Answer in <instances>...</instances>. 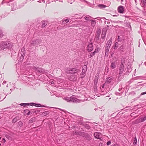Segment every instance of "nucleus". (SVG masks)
<instances>
[{"label": "nucleus", "mask_w": 146, "mask_h": 146, "mask_svg": "<svg viewBox=\"0 0 146 146\" xmlns=\"http://www.w3.org/2000/svg\"><path fill=\"white\" fill-rule=\"evenodd\" d=\"M62 98L64 100L67 101L68 102H74V103H80L84 101V100H79L75 98L74 95L72 96L71 97H67L64 96L62 97Z\"/></svg>", "instance_id": "nucleus-1"}, {"label": "nucleus", "mask_w": 146, "mask_h": 146, "mask_svg": "<svg viewBox=\"0 0 146 146\" xmlns=\"http://www.w3.org/2000/svg\"><path fill=\"white\" fill-rule=\"evenodd\" d=\"M13 46V44L12 43L8 41H1L0 42V51L9 48Z\"/></svg>", "instance_id": "nucleus-2"}, {"label": "nucleus", "mask_w": 146, "mask_h": 146, "mask_svg": "<svg viewBox=\"0 0 146 146\" xmlns=\"http://www.w3.org/2000/svg\"><path fill=\"white\" fill-rule=\"evenodd\" d=\"M110 90L109 87L107 85L104 86V84L101 86L99 89V91L101 95H104L108 92Z\"/></svg>", "instance_id": "nucleus-3"}, {"label": "nucleus", "mask_w": 146, "mask_h": 146, "mask_svg": "<svg viewBox=\"0 0 146 146\" xmlns=\"http://www.w3.org/2000/svg\"><path fill=\"white\" fill-rule=\"evenodd\" d=\"M41 40L40 39L33 40L31 41L29 46L30 47H32L33 46H37L41 44Z\"/></svg>", "instance_id": "nucleus-4"}, {"label": "nucleus", "mask_w": 146, "mask_h": 146, "mask_svg": "<svg viewBox=\"0 0 146 146\" xmlns=\"http://www.w3.org/2000/svg\"><path fill=\"white\" fill-rule=\"evenodd\" d=\"M115 80V78L113 76H110L108 77L106 79V81L104 84V86L107 85L108 84L110 83Z\"/></svg>", "instance_id": "nucleus-5"}, {"label": "nucleus", "mask_w": 146, "mask_h": 146, "mask_svg": "<svg viewBox=\"0 0 146 146\" xmlns=\"http://www.w3.org/2000/svg\"><path fill=\"white\" fill-rule=\"evenodd\" d=\"M79 71V69L74 68H68L67 72L70 74H74L77 73Z\"/></svg>", "instance_id": "nucleus-6"}, {"label": "nucleus", "mask_w": 146, "mask_h": 146, "mask_svg": "<svg viewBox=\"0 0 146 146\" xmlns=\"http://www.w3.org/2000/svg\"><path fill=\"white\" fill-rule=\"evenodd\" d=\"M71 20L73 21L75 19H81L82 17L80 15L77 14L74 15L73 16L71 17Z\"/></svg>", "instance_id": "nucleus-7"}, {"label": "nucleus", "mask_w": 146, "mask_h": 146, "mask_svg": "<svg viewBox=\"0 0 146 146\" xmlns=\"http://www.w3.org/2000/svg\"><path fill=\"white\" fill-rule=\"evenodd\" d=\"M28 104L29 105H30L32 106H35L37 107H45V106L44 105H41L40 104H36L35 103H28Z\"/></svg>", "instance_id": "nucleus-8"}, {"label": "nucleus", "mask_w": 146, "mask_h": 146, "mask_svg": "<svg viewBox=\"0 0 146 146\" xmlns=\"http://www.w3.org/2000/svg\"><path fill=\"white\" fill-rule=\"evenodd\" d=\"M111 4V2L109 1L107 2V4L106 5L103 4H100L98 5V7L100 9H103L105 8L106 7H109Z\"/></svg>", "instance_id": "nucleus-9"}, {"label": "nucleus", "mask_w": 146, "mask_h": 146, "mask_svg": "<svg viewBox=\"0 0 146 146\" xmlns=\"http://www.w3.org/2000/svg\"><path fill=\"white\" fill-rule=\"evenodd\" d=\"M111 38H110V39L108 41L106 44L105 48H110V46L111 44Z\"/></svg>", "instance_id": "nucleus-10"}, {"label": "nucleus", "mask_w": 146, "mask_h": 146, "mask_svg": "<svg viewBox=\"0 0 146 146\" xmlns=\"http://www.w3.org/2000/svg\"><path fill=\"white\" fill-rule=\"evenodd\" d=\"M119 13H124V8L123 6H119L117 9Z\"/></svg>", "instance_id": "nucleus-11"}, {"label": "nucleus", "mask_w": 146, "mask_h": 146, "mask_svg": "<svg viewBox=\"0 0 146 146\" xmlns=\"http://www.w3.org/2000/svg\"><path fill=\"white\" fill-rule=\"evenodd\" d=\"M124 69V65H121L119 67V75L120 76L121 74L123 72Z\"/></svg>", "instance_id": "nucleus-12"}, {"label": "nucleus", "mask_w": 146, "mask_h": 146, "mask_svg": "<svg viewBox=\"0 0 146 146\" xmlns=\"http://www.w3.org/2000/svg\"><path fill=\"white\" fill-rule=\"evenodd\" d=\"M101 134L99 132H95L94 134V137L98 139H100L101 138Z\"/></svg>", "instance_id": "nucleus-13"}, {"label": "nucleus", "mask_w": 146, "mask_h": 146, "mask_svg": "<svg viewBox=\"0 0 146 146\" xmlns=\"http://www.w3.org/2000/svg\"><path fill=\"white\" fill-rule=\"evenodd\" d=\"M93 49V44L92 43L89 44L88 46V52H91Z\"/></svg>", "instance_id": "nucleus-14"}, {"label": "nucleus", "mask_w": 146, "mask_h": 146, "mask_svg": "<svg viewBox=\"0 0 146 146\" xmlns=\"http://www.w3.org/2000/svg\"><path fill=\"white\" fill-rule=\"evenodd\" d=\"M11 7L13 11L17 9V4L15 2L12 3Z\"/></svg>", "instance_id": "nucleus-15"}, {"label": "nucleus", "mask_w": 146, "mask_h": 146, "mask_svg": "<svg viewBox=\"0 0 146 146\" xmlns=\"http://www.w3.org/2000/svg\"><path fill=\"white\" fill-rule=\"evenodd\" d=\"M69 80L73 81H75L77 80V78L74 75H73L70 76L69 77Z\"/></svg>", "instance_id": "nucleus-16"}, {"label": "nucleus", "mask_w": 146, "mask_h": 146, "mask_svg": "<svg viewBox=\"0 0 146 146\" xmlns=\"http://www.w3.org/2000/svg\"><path fill=\"white\" fill-rule=\"evenodd\" d=\"M33 70L38 71L40 72H43V71H42V70L40 68L34 67L33 68Z\"/></svg>", "instance_id": "nucleus-17"}, {"label": "nucleus", "mask_w": 146, "mask_h": 146, "mask_svg": "<svg viewBox=\"0 0 146 146\" xmlns=\"http://www.w3.org/2000/svg\"><path fill=\"white\" fill-rule=\"evenodd\" d=\"M25 48H22L21 49V54L22 56H24L25 55Z\"/></svg>", "instance_id": "nucleus-18"}, {"label": "nucleus", "mask_w": 146, "mask_h": 146, "mask_svg": "<svg viewBox=\"0 0 146 146\" xmlns=\"http://www.w3.org/2000/svg\"><path fill=\"white\" fill-rule=\"evenodd\" d=\"M87 70V68L86 65H84L82 67V72L83 73H86Z\"/></svg>", "instance_id": "nucleus-19"}, {"label": "nucleus", "mask_w": 146, "mask_h": 146, "mask_svg": "<svg viewBox=\"0 0 146 146\" xmlns=\"http://www.w3.org/2000/svg\"><path fill=\"white\" fill-rule=\"evenodd\" d=\"M110 48H105V56L106 57H107L108 56V54H109V50Z\"/></svg>", "instance_id": "nucleus-20"}, {"label": "nucleus", "mask_w": 146, "mask_h": 146, "mask_svg": "<svg viewBox=\"0 0 146 146\" xmlns=\"http://www.w3.org/2000/svg\"><path fill=\"white\" fill-rule=\"evenodd\" d=\"M20 119L19 117H16L14 118L12 120V122L13 123L16 122L17 120H18Z\"/></svg>", "instance_id": "nucleus-21"}, {"label": "nucleus", "mask_w": 146, "mask_h": 146, "mask_svg": "<svg viewBox=\"0 0 146 146\" xmlns=\"http://www.w3.org/2000/svg\"><path fill=\"white\" fill-rule=\"evenodd\" d=\"M110 67L112 69H114L116 67L115 63L114 62H112L111 64Z\"/></svg>", "instance_id": "nucleus-22"}, {"label": "nucleus", "mask_w": 146, "mask_h": 146, "mask_svg": "<svg viewBox=\"0 0 146 146\" xmlns=\"http://www.w3.org/2000/svg\"><path fill=\"white\" fill-rule=\"evenodd\" d=\"M91 18V17L89 16V15L87 16H85L84 17V19L86 21H90V18Z\"/></svg>", "instance_id": "nucleus-23"}, {"label": "nucleus", "mask_w": 146, "mask_h": 146, "mask_svg": "<svg viewBox=\"0 0 146 146\" xmlns=\"http://www.w3.org/2000/svg\"><path fill=\"white\" fill-rule=\"evenodd\" d=\"M90 21H91V25L92 26L94 27L96 23V21L93 20H91Z\"/></svg>", "instance_id": "nucleus-24"}, {"label": "nucleus", "mask_w": 146, "mask_h": 146, "mask_svg": "<svg viewBox=\"0 0 146 146\" xmlns=\"http://www.w3.org/2000/svg\"><path fill=\"white\" fill-rule=\"evenodd\" d=\"M139 121L141 122H143L146 120V115L143 117H142L139 119Z\"/></svg>", "instance_id": "nucleus-25"}, {"label": "nucleus", "mask_w": 146, "mask_h": 146, "mask_svg": "<svg viewBox=\"0 0 146 146\" xmlns=\"http://www.w3.org/2000/svg\"><path fill=\"white\" fill-rule=\"evenodd\" d=\"M141 3L143 6H146V0H142Z\"/></svg>", "instance_id": "nucleus-26"}, {"label": "nucleus", "mask_w": 146, "mask_h": 146, "mask_svg": "<svg viewBox=\"0 0 146 146\" xmlns=\"http://www.w3.org/2000/svg\"><path fill=\"white\" fill-rule=\"evenodd\" d=\"M47 24V21H43L42 23V27H45Z\"/></svg>", "instance_id": "nucleus-27"}, {"label": "nucleus", "mask_w": 146, "mask_h": 146, "mask_svg": "<svg viewBox=\"0 0 146 146\" xmlns=\"http://www.w3.org/2000/svg\"><path fill=\"white\" fill-rule=\"evenodd\" d=\"M5 136L6 138H7L8 140H10V141H12L13 140V138L9 135H7Z\"/></svg>", "instance_id": "nucleus-28"}, {"label": "nucleus", "mask_w": 146, "mask_h": 146, "mask_svg": "<svg viewBox=\"0 0 146 146\" xmlns=\"http://www.w3.org/2000/svg\"><path fill=\"white\" fill-rule=\"evenodd\" d=\"M71 128H75L77 127L76 125L74 123H71L70 125Z\"/></svg>", "instance_id": "nucleus-29"}, {"label": "nucleus", "mask_w": 146, "mask_h": 146, "mask_svg": "<svg viewBox=\"0 0 146 146\" xmlns=\"http://www.w3.org/2000/svg\"><path fill=\"white\" fill-rule=\"evenodd\" d=\"M86 75V73L82 72L81 73L80 75V77L81 78H83Z\"/></svg>", "instance_id": "nucleus-30"}, {"label": "nucleus", "mask_w": 146, "mask_h": 146, "mask_svg": "<svg viewBox=\"0 0 146 146\" xmlns=\"http://www.w3.org/2000/svg\"><path fill=\"white\" fill-rule=\"evenodd\" d=\"M35 121V118H32L29 121V122L30 123H32L33 122H34Z\"/></svg>", "instance_id": "nucleus-31"}, {"label": "nucleus", "mask_w": 146, "mask_h": 146, "mask_svg": "<svg viewBox=\"0 0 146 146\" xmlns=\"http://www.w3.org/2000/svg\"><path fill=\"white\" fill-rule=\"evenodd\" d=\"M118 45L119 43L117 42H116L115 43V45L114 48L115 49H117L118 47Z\"/></svg>", "instance_id": "nucleus-32"}, {"label": "nucleus", "mask_w": 146, "mask_h": 146, "mask_svg": "<svg viewBox=\"0 0 146 146\" xmlns=\"http://www.w3.org/2000/svg\"><path fill=\"white\" fill-rule=\"evenodd\" d=\"M50 83L52 84L55 85V81L54 80H51L49 82Z\"/></svg>", "instance_id": "nucleus-33"}, {"label": "nucleus", "mask_w": 146, "mask_h": 146, "mask_svg": "<svg viewBox=\"0 0 146 146\" xmlns=\"http://www.w3.org/2000/svg\"><path fill=\"white\" fill-rule=\"evenodd\" d=\"M95 54L94 52H91L90 53V54L88 55V57L89 58H91Z\"/></svg>", "instance_id": "nucleus-34"}, {"label": "nucleus", "mask_w": 146, "mask_h": 146, "mask_svg": "<svg viewBox=\"0 0 146 146\" xmlns=\"http://www.w3.org/2000/svg\"><path fill=\"white\" fill-rule=\"evenodd\" d=\"M137 139L136 138V137H135L134 140V142L133 143V144L135 145L137 144Z\"/></svg>", "instance_id": "nucleus-35"}, {"label": "nucleus", "mask_w": 146, "mask_h": 146, "mask_svg": "<svg viewBox=\"0 0 146 146\" xmlns=\"http://www.w3.org/2000/svg\"><path fill=\"white\" fill-rule=\"evenodd\" d=\"M25 113H27V115H30V111L28 110H25L24 111Z\"/></svg>", "instance_id": "nucleus-36"}, {"label": "nucleus", "mask_w": 146, "mask_h": 146, "mask_svg": "<svg viewBox=\"0 0 146 146\" xmlns=\"http://www.w3.org/2000/svg\"><path fill=\"white\" fill-rule=\"evenodd\" d=\"M69 21V19H67L64 20L62 22L64 23H68V22Z\"/></svg>", "instance_id": "nucleus-37"}, {"label": "nucleus", "mask_w": 146, "mask_h": 146, "mask_svg": "<svg viewBox=\"0 0 146 146\" xmlns=\"http://www.w3.org/2000/svg\"><path fill=\"white\" fill-rule=\"evenodd\" d=\"M85 127L87 129H90V126L89 125L87 124H85Z\"/></svg>", "instance_id": "nucleus-38"}, {"label": "nucleus", "mask_w": 146, "mask_h": 146, "mask_svg": "<svg viewBox=\"0 0 146 146\" xmlns=\"http://www.w3.org/2000/svg\"><path fill=\"white\" fill-rule=\"evenodd\" d=\"M49 113V112L48 111H45L43 112L42 114L43 115L45 116L48 114Z\"/></svg>", "instance_id": "nucleus-39"}, {"label": "nucleus", "mask_w": 146, "mask_h": 146, "mask_svg": "<svg viewBox=\"0 0 146 146\" xmlns=\"http://www.w3.org/2000/svg\"><path fill=\"white\" fill-rule=\"evenodd\" d=\"M20 105L22 106H29L28 103H21Z\"/></svg>", "instance_id": "nucleus-40"}, {"label": "nucleus", "mask_w": 146, "mask_h": 146, "mask_svg": "<svg viewBox=\"0 0 146 146\" xmlns=\"http://www.w3.org/2000/svg\"><path fill=\"white\" fill-rule=\"evenodd\" d=\"M94 91L95 92H99V89L98 90L97 89V87L96 86L94 87Z\"/></svg>", "instance_id": "nucleus-41"}, {"label": "nucleus", "mask_w": 146, "mask_h": 146, "mask_svg": "<svg viewBox=\"0 0 146 146\" xmlns=\"http://www.w3.org/2000/svg\"><path fill=\"white\" fill-rule=\"evenodd\" d=\"M3 36V34L2 30L0 29V38Z\"/></svg>", "instance_id": "nucleus-42"}, {"label": "nucleus", "mask_w": 146, "mask_h": 146, "mask_svg": "<svg viewBox=\"0 0 146 146\" xmlns=\"http://www.w3.org/2000/svg\"><path fill=\"white\" fill-rule=\"evenodd\" d=\"M99 51V48H97L96 49L94 50V51L93 52H94V54H95L96 53H97Z\"/></svg>", "instance_id": "nucleus-43"}, {"label": "nucleus", "mask_w": 146, "mask_h": 146, "mask_svg": "<svg viewBox=\"0 0 146 146\" xmlns=\"http://www.w3.org/2000/svg\"><path fill=\"white\" fill-rule=\"evenodd\" d=\"M125 60L124 59H123L122 60H121V65H123L125 63Z\"/></svg>", "instance_id": "nucleus-44"}, {"label": "nucleus", "mask_w": 146, "mask_h": 146, "mask_svg": "<svg viewBox=\"0 0 146 146\" xmlns=\"http://www.w3.org/2000/svg\"><path fill=\"white\" fill-rule=\"evenodd\" d=\"M75 0H67V1L68 3H70V4H72L74 1Z\"/></svg>", "instance_id": "nucleus-45"}, {"label": "nucleus", "mask_w": 146, "mask_h": 146, "mask_svg": "<svg viewBox=\"0 0 146 146\" xmlns=\"http://www.w3.org/2000/svg\"><path fill=\"white\" fill-rule=\"evenodd\" d=\"M136 78H137L136 79H143L145 78L144 77L142 76H140L139 77H136Z\"/></svg>", "instance_id": "nucleus-46"}, {"label": "nucleus", "mask_w": 146, "mask_h": 146, "mask_svg": "<svg viewBox=\"0 0 146 146\" xmlns=\"http://www.w3.org/2000/svg\"><path fill=\"white\" fill-rule=\"evenodd\" d=\"M105 33H104V34H103V33H102V36H101V38L102 39H104V38L105 37Z\"/></svg>", "instance_id": "nucleus-47"}, {"label": "nucleus", "mask_w": 146, "mask_h": 146, "mask_svg": "<svg viewBox=\"0 0 146 146\" xmlns=\"http://www.w3.org/2000/svg\"><path fill=\"white\" fill-rule=\"evenodd\" d=\"M91 139V138L90 136L89 135H88L87 137V139L88 140H90Z\"/></svg>", "instance_id": "nucleus-48"}, {"label": "nucleus", "mask_w": 146, "mask_h": 146, "mask_svg": "<svg viewBox=\"0 0 146 146\" xmlns=\"http://www.w3.org/2000/svg\"><path fill=\"white\" fill-rule=\"evenodd\" d=\"M122 39L120 38V36H118V42H121L122 41Z\"/></svg>", "instance_id": "nucleus-49"}, {"label": "nucleus", "mask_w": 146, "mask_h": 146, "mask_svg": "<svg viewBox=\"0 0 146 146\" xmlns=\"http://www.w3.org/2000/svg\"><path fill=\"white\" fill-rule=\"evenodd\" d=\"M79 134L78 132L76 131H74L73 132V134L74 135H76V134Z\"/></svg>", "instance_id": "nucleus-50"}, {"label": "nucleus", "mask_w": 146, "mask_h": 146, "mask_svg": "<svg viewBox=\"0 0 146 146\" xmlns=\"http://www.w3.org/2000/svg\"><path fill=\"white\" fill-rule=\"evenodd\" d=\"M24 56H22L21 55V57H20V59L21 60H21H23L24 59Z\"/></svg>", "instance_id": "nucleus-51"}, {"label": "nucleus", "mask_w": 146, "mask_h": 146, "mask_svg": "<svg viewBox=\"0 0 146 146\" xmlns=\"http://www.w3.org/2000/svg\"><path fill=\"white\" fill-rule=\"evenodd\" d=\"M95 80H95L96 83H97V82L98 81V78L96 76V77H95Z\"/></svg>", "instance_id": "nucleus-52"}, {"label": "nucleus", "mask_w": 146, "mask_h": 146, "mask_svg": "<svg viewBox=\"0 0 146 146\" xmlns=\"http://www.w3.org/2000/svg\"><path fill=\"white\" fill-rule=\"evenodd\" d=\"M122 87H121V86L119 88V92H121V91H122Z\"/></svg>", "instance_id": "nucleus-53"}, {"label": "nucleus", "mask_w": 146, "mask_h": 146, "mask_svg": "<svg viewBox=\"0 0 146 146\" xmlns=\"http://www.w3.org/2000/svg\"><path fill=\"white\" fill-rule=\"evenodd\" d=\"M111 143V142L110 141H108L107 143V144L108 145H110Z\"/></svg>", "instance_id": "nucleus-54"}, {"label": "nucleus", "mask_w": 146, "mask_h": 146, "mask_svg": "<svg viewBox=\"0 0 146 146\" xmlns=\"http://www.w3.org/2000/svg\"><path fill=\"white\" fill-rule=\"evenodd\" d=\"M145 94H146V92L142 93L141 94V95H143Z\"/></svg>", "instance_id": "nucleus-55"}, {"label": "nucleus", "mask_w": 146, "mask_h": 146, "mask_svg": "<svg viewBox=\"0 0 146 146\" xmlns=\"http://www.w3.org/2000/svg\"><path fill=\"white\" fill-rule=\"evenodd\" d=\"M2 142L3 143H5L6 142V140L4 138L2 140Z\"/></svg>", "instance_id": "nucleus-56"}, {"label": "nucleus", "mask_w": 146, "mask_h": 146, "mask_svg": "<svg viewBox=\"0 0 146 146\" xmlns=\"http://www.w3.org/2000/svg\"><path fill=\"white\" fill-rule=\"evenodd\" d=\"M63 0H54V1H59V2H62Z\"/></svg>", "instance_id": "nucleus-57"}, {"label": "nucleus", "mask_w": 146, "mask_h": 146, "mask_svg": "<svg viewBox=\"0 0 146 146\" xmlns=\"http://www.w3.org/2000/svg\"><path fill=\"white\" fill-rule=\"evenodd\" d=\"M19 124H20V125H21L23 124V123L21 121H20L19 122Z\"/></svg>", "instance_id": "nucleus-58"}, {"label": "nucleus", "mask_w": 146, "mask_h": 146, "mask_svg": "<svg viewBox=\"0 0 146 146\" xmlns=\"http://www.w3.org/2000/svg\"><path fill=\"white\" fill-rule=\"evenodd\" d=\"M5 3V0H3L2 2V4H3L4 3Z\"/></svg>", "instance_id": "nucleus-59"}, {"label": "nucleus", "mask_w": 146, "mask_h": 146, "mask_svg": "<svg viewBox=\"0 0 146 146\" xmlns=\"http://www.w3.org/2000/svg\"><path fill=\"white\" fill-rule=\"evenodd\" d=\"M93 123L94 124V125H96V124H98L96 123Z\"/></svg>", "instance_id": "nucleus-60"}, {"label": "nucleus", "mask_w": 146, "mask_h": 146, "mask_svg": "<svg viewBox=\"0 0 146 146\" xmlns=\"http://www.w3.org/2000/svg\"><path fill=\"white\" fill-rule=\"evenodd\" d=\"M98 33H99L100 34L101 31L100 30H99V31H98Z\"/></svg>", "instance_id": "nucleus-61"}, {"label": "nucleus", "mask_w": 146, "mask_h": 146, "mask_svg": "<svg viewBox=\"0 0 146 146\" xmlns=\"http://www.w3.org/2000/svg\"><path fill=\"white\" fill-rule=\"evenodd\" d=\"M6 81H4L3 82V83L4 84H6Z\"/></svg>", "instance_id": "nucleus-62"}, {"label": "nucleus", "mask_w": 146, "mask_h": 146, "mask_svg": "<svg viewBox=\"0 0 146 146\" xmlns=\"http://www.w3.org/2000/svg\"><path fill=\"white\" fill-rule=\"evenodd\" d=\"M34 0H30V1H31V2L32 1H34Z\"/></svg>", "instance_id": "nucleus-63"}, {"label": "nucleus", "mask_w": 146, "mask_h": 146, "mask_svg": "<svg viewBox=\"0 0 146 146\" xmlns=\"http://www.w3.org/2000/svg\"><path fill=\"white\" fill-rule=\"evenodd\" d=\"M1 17H0V19H1Z\"/></svg>", "instance_id": "nucleus-64"}]
</instances>
